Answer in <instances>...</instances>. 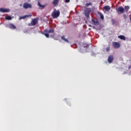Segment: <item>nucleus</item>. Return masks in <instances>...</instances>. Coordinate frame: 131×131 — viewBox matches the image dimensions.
I'll return each mask as SVG.
<instances>
[{
  "label": "nucleus",
  "instance_id": "25",
  "mask_svg": "<svg viewBox=\"0 0 131 131\" xmlns=\"http://www.w3.org/2000/svg\"><path fill=\"white\" fill-rule=\"evenodd\" d=\"M84 48H89V45H87L86 46H84Z\"/></svg>",
  "mask_w": 131,
  "mask_h": 131
},
{
  "label": "nucleus",
  "instance_id": "21",
  "mask_svg": "<svg viewBox=\"0 0 131 131\" xmlns=\"http://www.w3.org/2000/svg\"><path fill=\"white\" fill-rule=\"evenodd\" d=\"M89 6H92V3H86V4H85V6H86V7H89Z\"/></svg>",
  "mask_w": 131,
  "mask_h": 131
},
{
  "label": "nucleus",
  "instance_id": "3",
  "mask_svg": "<svg viewBox=\"0 0 131 131\" xmlns=\"http://www.w3.org/2000/svg\"><path fill=\"white\" fill-rule=\"evenodd\" d=\"M91 13V9L87 8L85 10L84 15L87 18H90V14Z\"/></svg>",
  "mask_w": 131,
  "mask_h": 131
},
{
  "label": "nucleus",
  "instance_id": "9",
  "mask_svg": "<svg viewBox=\"0 0 131 131\" xmlns=\"http://www.w3.org/2000/svg\"><path fill=\"white\" fill-rule=\"evenodd\" d=\"M92 21L93 23V24L94 25H95V26H98V25H99V21L98 20V19L95 18V19H92Z\"/></svg>",
  "mask_w": 131,
  "mask_h": 131
},
{
  "label": "nucleus",
  "instance_id": "8",
  "mask_svg": "<svg viewBox=\"0 0 131 131\" xmlns=\"http://www.w3.org/2000/svg\"><path fill=\"white\" fill-rule=\"evenodd\" d=\"M113 45L115 49H119V48H120V43L117 42H114V43H113Z\"/></svg>",
  "mask_w": 131,
  "mask_h": 131
},
{
  "label": "nucleus",
  "instance_id": "12",
  "mask_svg": "<svg viewBox=\"0 0 131 131\" xmlns=\"http://www.w3.org/2000/svg\"><path fill=\"white\" fill-rule=\"evenodd\" d=\"M9 28L11 29H16V26H15L13 24H10L9 25Z\"/></svg>",
  "mask_w": 131,
  "mask_h": 131
},
{
  "label": "nucleus",
  "instance_id": "22",
  "mask_svg": "<svg viewBox=\"0 0 131 131\" xmlns=\"http://www.w3.org/2000/svg\"><path fill=\"white\" fill-rule=\"evenodd\" d=\"M123 18L125 19V20H126V19L127 18V17L126 16V14L123 15Z\"/></svg>",
  "mask_w": 131,
  "mask_h": 131
},
{
  "label": "nucleus",
  "instance_id": "7",
  "mask_svg": "<svg viewBox=\"0 0 131 131\" xmlns=\"http://www.w3.org/2000/svg\"><path fill=\"white\" fill-rule=\"evenodd\" d=\"M31 7V4H29L28 3H24L23 5L24 9H28V8L30 9Z\"/></svg>",
  "mask_w": 131,
  "mask_h": 131
},
{
  "label": "nucleus",
  "instance_id": "26",
  "mask_svg": "<svg viewBox=\"0 0 131 131\" xmlns=\"http://www.w3.org/2000/svg\"><path fill=\"white\" fill-rule=\"evenodd\" d=\"M112 21H114V19H112Z\"/></svg>",
  "mask_w": 131,
  "mask_h": 131
},
{
  "label": "nucleus",
  "instance_id": "23",
  "mask_svg": "<svg viewBox=\"0 0 131 131\" xmlns=\"http://www.w3.org/2000/svg\"><path fill=\"white\" fill-rule=\"evenodd\" d=\"M106 51H107V52H109V51H110V47H107Z\"/></svg>",
  "mask_w": 131,
  "mask_h": 131
},
{
  "label": "nucleus",
  "instance_id": "24",
  "mask_svg": "<svg viewBox=\"0 0 131 131\" xmlns=\"http://www.w3.org/2000/svg\"><path fill=\"white\" fill-rule=\"evenodd\" d=\"M70 0H65V3H69Z\"/></svg>",
  "mask_w": 131,
  "mask_h": 131
},
{
  "label": "nucleus",
  "instance_id": "16",
  "mask_svg": "<svg viewBox=\"0 0 131 131\" xmlns=\"http://www.w3.org/2000/svg\"><path fill=\"white\" fill-rule=\"evenodd\" d=\"M61 39H62V40H64V41H66V42H69V41H68L67 39L65 38V36H64L61 37Z\"/></svg>",
  "mask_w": 131,
  "mask_h": 131
},
{
  "label": "nucleus",
  "instance_id": "18",
  "mask_svg": "<svg viewBox=\"0 0 131 131\" xmlns=\"http://www.w3.org/2000/svg\"><path fill=\"white\" fill-rule=\"evenodd\" d=\"M38 5L40 8H42V9H45V5H41L39 2H38Z\"/></svg>",
  "mask_w": 131,
  "mask_h": 131
},
{
  "label": "nucleus",
  "instance_id": "15",
  "mask_svg": "<svg viewBox=\"0 0 131 131\" xmlns=\"http://www.w3.org/2000/svg\"><path fill=\"white\" fill-rule=\"evenodd\" d=\"M58 3H59V0H54L53 2V4L54 6H57V5H58Z\"/></svg>",
  "mask_w": 131,
  "mask_h": 131
},
{
  "label": "nucleus",
  "instance_id": "17",
  "mask_svg": "<svg viewBox=\"0 0 131 131\" xmlns=\"http://www.w3.org/2000/svg\"><path fill=\"white\" fill-rule=\"evenodd\" d=\"M98 15H99V16H100V18H101V19H102V20H104V15H103L102 14V13L98 12Z\"/></svg>",
  "mask_w": 131,
  "mask_h": 131
},
{
  "label": "nucleus",
  "instance_id": "11",
  "mask_svg": "<svg viewBox=\"0 0 131 131\" xmlns=\"http://www.w3.org/2000/svg\"><path fill=\"white\" fill-rule=\"evenodd\" d=\"M28 17H31V15H24L23 16H20L19 17V19L21 20V19H25L26 18H27Z\"/></svg>",
  "mask_w": 131,
  "mask_h": 131
},
{
  "label": "nucleus",
  "instance_id": "13",
  "mask_svg": "<svg viewBox=\"0 0 131 131\" xmlns=\"http://www.w3.org/2000/svg\"><path fill=\"white\" fill-rule=\"evenodd\" d=\"M104 9L105 11H109L110 10H111V8L109 6H105Z\"/></svg>",
  "mask_w": 131,
  "mask_h": 131
},
{
  "label": "nucleus",
  "instance_id": "1",
  "mask_svg": "<svg viewBox=\"0 0 131 131\" xmlns=\"http://www.w3.org/2000/svg\"><path fill=\"white\" fill-rule=\"evenodd\" d=\"M51 16L54 19L58 18V17L60 16V11L59 10H56V9H54L51 14Z\"/></svg>",
  "mask_w": 131,
  "mask_h": 131
},
{
  "label": "nucleus",
  "instance_id": "20",
  "mask_svg": "<svg viewBox=\"0 0 131 131\" xmlns=\"http://www.w3.org/2000/svg\"><path fill=\"white\" fill-rule=\"evenodd\" d=\"M6 20H11L12 17L10 16H7V17H6Z\"/></svg>",
  "mask_w": 131,
  "mask_h": 131
},
{
  "label": "nucleus",
  "instance_id": "14",
  "mask_svg": "<svg viewBox=\"0 0 131 131\" xmlns=\"http://www.w3.org/2000/svg\"><path fill=\"white\" fill-rule=\"evenodd\" d=\"M118 38H120V39H122V40H125V37L123 35L118 36Z\"/></svg>",
  "mask_w": 131,
  "mask_h": 131
},
{
  "label": "nucleus",
  "instance_id": "6",
  "mask_svg": "<svg viewBox=\"0 0 131 131\" xmlns=\"http://www.w3.org/2000/svg\"><path fill=\"white\" fill-rule=\"evenodd\" d=\"M117 12L119 14L120 13H124V8L122 7H120L116 9Z\"/></svg>",
  "mask_w": 131,
  "mask_h": 131
},
{
  "label": "nucleus",
  "instance_id": "5",
  "mask_svg": "<svg viewBox=\"0 0 131 131\" xmlns=\"http://www.w3.org/2000/svg\"><path fill=\"white\" fill-rule=\"evenodd\" d=\"M0 12L1 13H9V12H10V9L1 8H0Z\"/></svg>",
  "mask_w": 131,
  "mask_h": 131
},
{
  "label": "nucleus",
  "instance_id": "2",
  "mask_svg": "<svg viewBox=\"0 0 131 131\" xmlns=\"http://www.w3.org/2000/svg\"><path fill=\"white\" fill-rule=\"evenodd\" d=\"M44 32L45 33H43V34H44L47 38H49V34L54 33V29L50 28L49 30L46 29L45 30Z\"/></svg>",
  "mask_w": 131,
  "mask_h": 131
},
{
  "label": "nucleus",
  "instance_id": "10",
  "mask_svg": "<svg viewBox=\"0 0 131 131\" xmlns=\"http://www.w3.org/2000/svg\"><path fill=\"white\" fill-rule=\"evenodd\" d=\"M108 63H112V61H113V56L112 55H110L108 56Z\"/></svg>",
  "mask_w": 131,
  "mask_h": 131
},
{
  "label": "nucleus",
  "instance_id": "4",
  "mask_svg": "<svg viewBox=\"0 0 131 131\" xmlns=\"http://www.w3.org/2000/svg\"><path fill=\"white\" fill-rule=\"evenodd\" d=\"M36 24H37V19L34 18L32 20L31 24H29V25L34 26V25H36Z\"/></svg>",
  "mask_w": 131,
  "mask_h": 131
},
{
  "label": "nucleus",
  "instance_id": "27",
  "mask_svg": "<svg viewBox=\"0 0 131 131\" xmlns=\"http://www.w3.org/2000/svg\"><path fill=\"white\" fill-rule=\"evenodd\" d=\"M129 69L131 68V67H129Z\"/></svg>",
  "mask_w": 131,
  "mask_h": 131
},
{
  "label": "nucleus",
  "instance_id": "19",
  "mask_svg": "<svg viewBox=\"0 0 131 131\" xmlns=\"http://www.w3.org/2000/svg\"><path fill=\"white\" fill-rule=\"evenodd\" d=\"M124 9L126 12H128V10H129V6H125Z\"/></svg>",
  "mask_w": 131,
  "mask_h": 131
}]
</instances>
